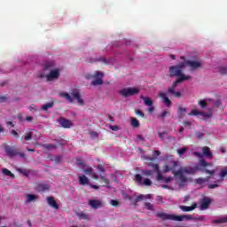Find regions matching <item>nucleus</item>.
Here are the masks:
<instances>
[{"mask_svg": "<svg viewBox=\"0 0 227 227\" xmlns=\"http://www.w3.org/2000/svg\"><path fill=\"white\" fill-rule=\"evenodd\" d=\"M168 114H169V112H168V111H163V112L160 114V118H166V116H168Z\"/></svg>", "mask_w": 227, "mask_h": 227, "instance_id": "obj_41", "label": "nucleus"}, {"mask_svg": "<svg viewBox=\"0 0 227 227\" xmlns=\"http://www.w3.org/2000/svg\"><path fill=\"white\" fill-rule=\"evenodd\" d=\"M218 72H219V74H222V75H224V74H227V69H226V67H220L218 69Z\"/></svg>", "mask_w": 227, "mask_h": 227, "instance_id": "obj_36", "label": "nucleus"}, {"mask_svg": "<svg viewBox=\"0 0 227 227\" xmlns=\"http://www.w3.org/2000/svg\"><path fill=\"white\" fill-rule=\"evenodd\" d=\"M46 200L48 205L51 207V208H55V210H58L59 208V206L58 205V203H56V200L53 197H47Z\"/></svg>", "mask_w": 227, "mask_h": 227, "instance_id": "obj_18", "label": "nucleus"}, {"mask_svg": "<svg viewBox=\"0 0 227 227\" xmlns=\"http://www.w3.org/2000/svg\"><path fill=\"white\" fill-rule=\"evenodd\" d=\"M108 118H109L110 121H114V119H113V116L108 115Z\"/></svg>", "mask_w": 227, "mask_h": 227, "instance_id": "obj_57", "label": "nucleus"}, {"mask_svg": "<svg viewBox=\"0 0 227 227\" xmlns=\"http://www.w3.org/2000/svg\"><path fill=\"white\" fill-rule=\"evenodd\" d=\"M158 136H159V137H160V139H164V137H166V136H168V132H166V131H159L158 130Z\"/></svg>", "mask_w": 227, "mask_h": 227, "instance_id": "obj_34", "label": "nucleus"}, {"mask_svg": "<svg viewBox=\"0 0 227 227\" xmlns=\"http://www.w3.org/2000/svg\"><path fill=\"white\" fill-rule=\"evenodd\" d=\"M110 129H111V130H114V132H116L117 130H120V128L116 125H114V126L110 125Z\"/></svg>", "mask_w": 227, "mask_h": 227, "instance_id": "obj_40", "label": "nucleus"}, {"mask_svg": "<svg viewBox=\"0 0 227 227\" xmlns=\"http://www.w3.org/2000/svg\"><path fill=\"white\" fill-rule=\"evenodd\" d=\"M131 127H134L135 129L139 127V121H137V119L131 117Z\"/></svg>", "mask_w": 227, "mask_h": 227, "instance_id": "obj_30", "label": "nucleus"}, {"mask_svg": "<svg viewBox=\"0 0 227 227\" xmlns=\"http://www.w3.org/2000/svg\"><path fill=\"white\" fill-rule=\"evenodd\" d=\"M197 207H198V204L193 203L190 207H188V206H180V208H181V210H183V212H192V210H194Z\"/></svg>", "mask_w": 227, "mask_h": 227, "instance_id": "obj_19", "label": "nucleus"}, {"mask_svg": "<svg viewBox=\"0 0 227 227\" xmlns=\"http://www.w3.org/2000/svg\"><path fill=\"white\" fill-rule=\"evenodd\" d=\"M89 205L90 207H91V208L97 209V208H100L103 203H102V200H89Z\"/></svg>", "mask_w": 227, "mask_h": 227, "instance_id": "obj_16", "label": "nucleus"}, {"mask_svg": "<svg viewBox=\"0 0 227 227\" xmlns=\"http://www.w3.org/2000/svg\"><path fill=\"white\" fill-rule=\"evenodd\" d=\"M29 111H36V106L35 105H31L29 106Z\"/></svg>", "mask_w": 227, "mask_h": 227, "instance_id": "obj_46", "label": "nucleus"}, {"mask_svg": "<svg viewBox=\"0 0 227 227\" xmlns=\"http://www.w3.org/2000/svg\"><path fill=\"white\" fill-rule=\"evenodd\" d=\"M213 223H227V216H218L213 220Z\"/></svg>", "mask_w": 227, "mask_h": 227, "instance_id": "obj_27", "label": "nucleus"}, {"mask_svg": "<svg viewBox=\"0 0 227 227\" xmlns=\"http://www.w3.org/2000/svg\"><path fill=\"white\" fill-rule=\"evenodd\" d=\"M46 148L51 149V148H55V146L53 145H46Z\"/></svg>", "mask_w": 227, "mask_h": 227, "instance_id": "obj_53", "label": "nucleus"}, {"mask_svg": "<svg viewBox=\"0 0 227 227\" xmlns=\"http://www.w3.org/2000/svg\"><path fill=\"white\" fill-rule=\"evenodd\" d=\"M59 68H54V62L48 61L43 64V70L38 74V77L45 78L47 81H54L59 77Z\"/></svg>", "mask_w": 227, "mask_h": 227, "instance_id": "obj_4", "label": "nucleus"}, {"mask_svg": "<svg viewBox=\"0 0 227 227\" xmlns=\"http://www.w3.org/2000/svg\"><path fill=\"white\" fill-rule=\"evenodd\" d=\"M147 166L151 169L142 170L143 176H152L154 173H156L158 182H164L166 184L161 185L162 189H170L171 191L177 189L176 184H173V182L175 181L173 177H164V176H162L159 164L150 161L147 163Z\"/></svg>", "mask_w": 227, "mask_h": 227, "instance_id": "obj_3", "label": "nucleus"}, {"mask_svg": "<svg viewBox=\"0 0 227 227\" xmlns=\"http://www.w3.org/2000/svg\"><path fill=\"white\" fill-rule=\"evenodd\" d=\"M72 97L74 100H77L79 106H84V101L81 98V95L79 94V90H74L72 92Z\"/></svg>", "mask_w": 227, "mask_h": 227, "instance_id": "obj_17", "label": "nucleus"}, {"mask_svg": "<svg viewBox=\"0 0 227 227\" xmlns=\"http://www.w3.org/2000/svg\"><path fill=\"white\" fill-rule=\"evenodd\" d=\"M179 132H180V133L184 132V127H181V128H180Z\"/></svg>", "mask_w": 227, "mask_h": 227, "instance_id": "obj_58", "label": "nucleus"}, {"mask_svg": "<svg viewBox=\"0 0 227 227\" xmlns=\"http://www.w3.org/2000/svg\"><path fill=\"white\" fill-rule=\"evenodd\" d=\"M140 98H143L144 103L147 106H153V101H152V99L150 98H145L143 96H140Z\"/></svg>", "mask_w": 227, "mask_h": 227, "instance_id": "obj_26", "label": "nucleus"}, {"mask_svg": "<svg viewBox=\"0 0 227 227\" xmlns=\"http://www.w3.org/2000/svg\"><path fill=\"white\" fill-rule=\"evenodd\" d=\"M27 152H35L33 149L27 148Z\"/></svg>", "mask_w": 227, "mask_h": 227, "instance_id": "obj_60", "label": "nucleus"}, {"mask_svg": "<svg viewBox=\"0 0 227 227\" xmlns=\"http://www.w3.org/2000/svg\"><path fill=\"white\" fill-rule=\"evenodd\" d=\"M145 208L147 210H153V205H152L151 203H145Z\"/></svg>", "mask_w": 227, "mask_h": 227, "instance_id": "obj_38", "label": "nucleus"}, {"mask_svg": "<svg viewBox=\"0 0 227 227\" xmlns=\"http://www.w3.org/2000/svg\"><path fill=\"white\" fill-rule=\"evenodd\" d=\"M90 187L91 189H98V186L95 184H90Z\"/></svg>", "mask_w": 227, "mask_h": 227, "instance_id": "obj_54", "label": "nucleus"}, {"mask_svg": "<svg viewBox=\"0 0 227 227\" xmlns=\"http://www.w3.org/2000/svg\"><path fill=\"white\" fill-rule=\"evenodd\" d=\"M165 160V166L162 168V173H169L171 171L175 176V178L177 180V184L179 187H185L187 185V182H189V178L185 175H194L196 171H206V173H208L209 175H213L214 184H221L223 180H224V176H227V167L222 168L220 174H214L215 170L212 169V163L206 162L205 160H200L197 165V167H181L177 171L176 168L180 166L179 161H175L173 160V156H169L164 159Z\"/></svg>", "mask_w": 227, "mask_h": 227, "instance_id": "obj_1", "label": "nucleus"}, {"mask_svg": "<svg viewBox=\"0 0 227 227\" xmlns=\"http://www.w3.org/2000/svg\"><path fill=\"white\" fill-rule=\"evenodd\" d=\"M61 161V156L58 155L55 157V162H60Z\"/></svg>", "mask_w": 227, "mask_h": 227, "instance_id": "obj_47", "label": "nucleus"}, {"mask_svg": "<svg viewBox=\"0 0 227 227\" xmlns=\"http://www.w3.org/2000/svg\"><path fill=\"white\" fill-rule=\"evenodd\" d=\"M76 164L80 166V168L82 169L83 172H85L86 175H89V176H91V178H94V180H98V175L93 172V168L91 167L84 165V161H82V159L77 158Z\"/></svg>", "mask_w": 227, "mask_h": 227, "instance_id": "obj_6", "label": "nucleus"}, {"mask_svg": "<svg viewBox=\"0 0 227 227\" xmlns=\"http://www.w3.org/2000/svg\"><path fill=\"white\" fill-rule=\"evenodd\" d=\"M212 179H214V176L211 175V176L207 177V178H197L195 179L196 184H198V185H200V187H205V185H207L208 189H215V187H218L217 184H210L208 183L213 182Z\"/></svg>", "mask_w": 227, "mask_h": 227, "instance_id": "obj_7", "label": "nucleus"}, {"mask_svg": "<svg viewBox=\"0 0 227 227\" xmlns=\"http://www.w3.org/2000/svg\"><path fill=\"white\" fill-rule=\"evenodd\" d=\"M187 147H183L180 149H177V153L178 155H180V157H182V155H184V153H185V152H187Z\"/></svg>", "mask_w": 227, "mask_h": 227, "instance_id": "obj_33", "label": "nucleus"}, {"mask_svg": "<svg viewBox=\"0 0 227 227\" xmlns=\"http://www.w3.org/2000/svg\"><path fill=\"white\" fill-rule=\"evenodd\" d=\"M195 157H198L199 159H203V157H206V159H212V152L210 149L207 146L202 147V153L195 152L193 153Z\"/></svg>", "mask_w": 227, "mask_h": 227, "instance_id": "obj_11", "label": "nucleus"}, {"mask_svg": "<svg viewBox=\"0 0 227 227\" xmlns=\"http://www.w3.org/2000/svg\"><path fill=\"white\" fill-rule=\"evenodd\" d=\"M171 59H175V55H171Z\"/></svg>", "mask_w": 227, "mask_h": 227, "instance_id": "obj_63", "label": "nucleus"}, {"mask_svg": "<svg viewBox=\"0 0 227 227\" xmlns=\"http://www.w3.org/2000/svg\"><path fill=\"white\" fill-rule=\"evenodd\" d=\"M220 152L222 153H226V147H224V146L220 147Z\"/></svg>", "mask_w": 227, "mask_h": 227, "instance_id": "obj_48", "label": "nucleus"}, {"mask_svg": "<svg viewBox=\"0 0 227 227\" xmlns=\"http://www.w3.org/2000/svg\"><path fill=\"white\" fill-rule=\"evenodd\" d=\"M28 224H31V222H30V221H28Z\"/></svg>", "mask_w": 227, "mask_h": 227, "instance_id": "obj_64", "label": "nucleus"}, {"mask_svg": "<svg viewBox=\"0 0 227 227\" xmlns=\"http://www.w3.org/2000/svg\"><path fill=\"white\" fill-rule=\"evenodd\" d=\"M52 106H54V103L50 102V103L43 105L42 106V109H43V111H47L48 109H51V107H52Z\"/></svg>", "mask_w": 227, "mask_h": 227, "instance_id": "obj_32", "label": "nucleus"}, {"mask_svg": "<svg viewBox=\"0 0 227 227\" xmlns=\"http://www.w3.org/2000/svg\"><path fill=\"white\" fill-rule=\"evenodd\" d=\"M148 111H149V113H153L154 108H153V105L151 106H149Z\"/></svg>", "mask_w": 227, "mask_h": 227, "instance_id": "obj_51", "label": "nucleus"}, {"mask_svg": "<svg viewBox=\"0 0 227 227\" xmlns=\"http://www.w3.org/2000/svg\"><path fill=\"white\" fill-rule=\"evenodd\" d=\"M199 105L200 106V107H207V99L200 100L199 102Z\"/></svg>", "mask_w": 227, "mask_h": 227, "instance_id": "obj_37", "label": "nucleus"}, {"mask_svg": "<svg viewBox=\"0 0 227 227\" xmlns=\"http://www.w3.org/2000/svg\"><path fill=\"white\" fill-rule=\"evenodd\" d=\"M37 199H38V196H36V195H34V194H27V195H26L25 203H26V204L31 203V201H35V200H37Z\"/></svg>", "mask_w": 227, "mask_h": 227, "instance_id": "obj_24", "label": "nucleus"}, {"mask_svg": "<svg viewBox=\"0 0 227 227\" xmlns=\"http://www.w3.org/2000/svg\"><path fill=\"white\" fill-rule=\"evenodd\" d=\"M190 199H191V196L189 195L185 196L184 200V203H185V201H189Z\"/></svg>", "mask_w": 227, "mask_h": 227, "instance_id": "obj_52", "label": "nucleus"}, {"mask_svg": "<svg viewBox=\"0 0 227 227\" xmlns=\"http://www.w3.org/2000/svg\"><path fill=\"white\" fill-rule=\"evenodd\" d=\"M189 116H201L202 120H210L212 118V110H209L207 114H205L204 112H200L199 110L193 109L191 111V113L188 114Z\"/></svg>", "mask_w": 227, "mask_h": 227, "instance_id": "obj_10", "label": "nucleus"}, {"mask_svg": "<svg viewBox=\"0 0 227 227\" xmlns=\"http://www.w3.org/2000/svg\"><path fill=\"white\" fill-rule=\"evenodd\" d=\"M139 87L125 88L119 91L122 97H132V95H137L139 93Z\"/></svg>", "mask_w": 227, "mask_h": 227, "instance_id": "obj_9", "label": "nucleus"}, {"mask_svg": "<svg viewBox=\"0 0 227 227\" xmlns=\"http://www.w3.org/2000/svg\"><path fill=\"white\" fill-rule=\"evenodd\" d=\"M101 61H103V63H106V65H111V61H109L106 59H102Z\"/></svg>", "mask_w": 227, "mask_h": 227, "instance_id": "obj_50", "label": "nucleus"}, {"mask_svg": "<svg viewBox=\"0 0 227 227\" xmlns=\"http://www.w3.org/2000/svg\"><path fill=\"white\" fill-rule=\"evenodd\" d=\"M0 132H3V127L0 126Z\"/></svg>", "mask_w": 227, "mask_h": 227, "instance_id": "obj_62", "label": "nucleus"}, {"mask_svg": "<svg viewBox=\"0 0 227 227\" xmlns=\"http://www.w3.org/2000/svg\"><path fill=\"white\" fill-rule=\"evenodd\" d=\"M185 67H190L191 70H196L197 68H200L201 67V62L188 60L177 66H172L169 67L168 72L171 77H178V79L176 81L172 87L168 88V93H171L177 98L180 97L181 94L179 91L175 92V89L176 88V86H178L180 82H183V81H189V79H191L190 75H185L182 73Z\"/></svg>", "mask_w": 227, "mask_h": 227, "instance_id": "obj_2", "label": "nucleus"}, {"mask_svg": "<svg viewBox=\"0 0 227 227\" xmlns=\"http://www.w3.org/2000/svg\"><path fill=\"white\" fill-rule=\"evenodd\" d=\"M135 182H137L138 185H145L146 187L152 185V180H150L149 178H145L143 180V176H141V175L139 174H137L135 176Z\"/></svg>", "mask_w": 227, "mask_h": 227, "instance_id": "obj_12", "label": "nucleus"}, {"mask_svg": "<svg viewBox=\"0 0 227 227\" xmlns=\"http://www.w3.org/2000/svg\"><path fill=\"white\" fill-rule=\"evenodd\" d=\"M2 173H3L4 175H5V176H12V178H13V176H14L13 174H12V172H11L9 169H7V168H3Z\"/></svg>", "mask_w": 227, "mask_h": 227, "instance_id": "obj_31", "label": "nucleus"}, {"mask_svg": "<svg viewBox=\"0 0 227 227\" xmlns=\"http://www.w3.org/2000/svg\"><path fill=\"white\" fill-rule=\"evenodd\" d=\"M60 97L66 98L67 102H74V100L72 99V96H70V94L68 93L62 92L60 93Z\"/></svg>", "mask_w": 227, "mask_h": 227, "instance_id": "obj_29", "label": "nucleus"}, {"mask_svg": "<svg viewBox=\"0 0 227 227\" xmlns=\"http://www.w3.org/2000/svg\"><path fill=\"white\" fill-rule=\"evenodd\" d=\"M187 114V108L179 106L177 110L178 118H184Z\"/></svg>", "mask_w": 227, "mask_h": 227, "instance_id": "obj_23", "label": "nucleus"}, {"mask_svg": "<svg viewBox=\"0 0 227 227\" xmlns=\"http://www.w3.org/2000/svg\"><path fill=\"white\" fill-rule=\"evenodd\" d=\"M184 125H185V126L191 125V122H184Z\"/></svg>", "mask_w": 227, "mask_h": 227, "instance_id": "obj_61", "label": "nucleus"}, {"mask_svg": "<svg viewBox=\"0 0 227 227\" xmlns=\"http://www.w3.org/2000/svg\"><path fill=\"white\" fill-rule=\"evenodd\" d=\"M98 170L104 173V167H102V165H98Z\"/></svg>", "mask_w": 227, "mask_h": 227, "instance_id": "obj_45", "label": "nucleus"}, {"mask_svg": "<svg viewBox=\"0 0 227 227\" xmlns=\"http://www.w3.org/2000/svg\"><path fill=\"white\" fill-rule=\"evenodd\" d=\"M99 178H101V180H103V181L105 182V184H109V180H107V179L106 178V176L100 175V176H99Z\"/></svg>", "mask_w": 227, "mask_h": 227, "instance_id": "obj_42", "label": "nucleus"}, {"mask_svg": "<svg viewBox=\"0 0 227 227\" xmlns=\"http://www.w3.org/2000/svg\"><path fill=\"white\" fill-rule=\"evenodd\" d=\"M7 125H8V126L11 125V127H13V122H12V121H7Z\"/></svg>", "mask_w": 227, "mask_h": 227, "instance_id": "obj_56", "label": "nucleus"}, {"mask_svg": "<svg viewBox=\"0 0 227 227\" xmlns=\"http://www.w3.org/2000/svg\"><path fill=\"white\" fill-rule=\"evenodd\" d=\"M110 204L113 206V207H117V205H118V201L117 200H111L110 201Z\"/></svg>", "mask_w": 227, "mask_h": 227, "instance_id": "obj_43", "label": "nucleus"}, {"mask_svg": "<svg viewBox=\"0 0 227 227\" xmlns=\"http://www.w3.org/2000/svg\"><path fill=\"white\" fill-rule=\"evenodd\" d=\"M104 77V73L98 71L95 73L94 75H87L86 79H95L92 81L91 84L92 86H100L102 84V78Z\"/></svg>", "mask_w": 227, "mask_h": 227, "instance_id": "obj_8", "label": "nucleus"}, {"mask_svg": "<svg viewBox=\"0 0 227 227\" xmlns=\"http://www.w3.org/2000/svg\"><path fill=\"white\" fill-rule=\"evenodd\" d=\"M59 123L63 129H70V127H74V122L67 119H59Z\"/></svg>", "mask_w": 227, "mask_h": 227, "instance_id": "obj_15", "label": "nucleus"}, {"mask_svg": "<svg viewBox=\"0 0 227 227\" xmlns=\"http://www.w3.org/2000/svg\"><path fill=\"white\" fill-rule=\"evenodd\" d=\"M5 152L10 157H14V155H19V157H20L21 159H24V157H26V154H24V153H17V151L13 147H6Z\"/></svg>", "mask_w": 227, "mask_h": 227, "instance_id": "obj_13", "label": "nucleus"}, {"mask_svg": "<svg viewBox=\"0 0 227 227\" xmlns=\"http://www.w3.org/2000/svg\"><path fill=\"white\" fill-rule=\"evenodd\" d=\"M26 120H27V121H31V120H33V117L28 116V117L26 118Z\"/></svg>", "mask_w": 227, "mask_h": 227, "instance_id": "obj_55", "label": "nucleus"}, {"mask_svg": "<svg viewBox=\"0 0 227 227\" xmlns=\"http://www.w3.org/2000/svg\"><path fill=\"white\" fill-rule=\"evenodd\" d=\"M11 133L12 134V136H15V137H19V133H17V131H15L14 129H12Z\"/></svg>", "mask_w": 227, "mask_h": 227, "instance_id": "obj_49", "label": "nucleus"}, {"mask_svg": "<svg viewBox=\"0 0 227 227\" xmlns=\"http://www.w3.org/2000/svg\"><path fill=\"white\" fill-rule=\"evenodd\" d=\"M79 184L80 185H88L90 179L84 175H79Z\"/></svg>", "mask_w": 227, "mask_h": 227, "instance_id": "obj_22", "label": "nucleus"}, {"mask_svg": "<svg viewBox=\"0 0 227 227\" xmlns=\"http://www.w3.org/2000/svg\"><path fill=\"white\" fill-rule=\"evenodd\" d=\"M196 136H197L198 139H201V137H203L205 136V134L200 132V133H197Z\"/></svg>", "mask_w": 227, "mask_h": 227, "instance_id": "obj_44", "label": "nucleus"}, {"mask_svg": "<svg viewBox=\"0 0 227 227\" xmlns=\"http://www.w3.org/2000/svg\"><path fill=\"white\" fill-rule=\"evenodd\" d=\"M151 198H152V195L150 194H147V195L141 194L137 197V202L141 201L143 200H150Z\"/></svg>", "mask_w": 227, "mask_h": 227, "instance_id": "obj_28", "label": "nucleus"}, {"mask_svg": "<svg viewBox=\"0 0 227 227\" xmlns=\"http://www.w3.org/2000/svg\"><path fill=\"white\" fill-rule=\"evenodd\" d=\"M33 138V132H28L25 135V141H31Z\"/></svg>", "mask_w": 227, "mask_h": 227, "instance_id": "obj_35", "label": "nucleus"}, {"mask_svg": "<svg viewBox=\"0 0 227 227\" xmlns=\"http://www.w3.org/2000/svg\"><path fill=\"white\" fill-rule=\"evenodd\" d=\"M159 155H160V151H153V157L147 156V157H145V159L146 160H152V161H153V160H155L157 159V157H159Z\"/></svg>", "mask_w": 227, "mask_h": 227, "instance_id": "obj_25", "label": "nucleus"}, {"mask_svg": "<svg viewBox=\"0 0 227 227\" xmlns=\"http://www.w3.org/2000/svg\"><path fill=\"white\" fill-rule=\"evenodd\" d=\"M156 216H158L162 221H192V215H176L173 214H168L165 212L157 213Z\"/></svg>", "mask_w": 227, "mask_h": 227, "instance_id": "obj_5", "label": "nucleus"}, {"mask_svg": "<svg viewBox=\"0 0 227 227\" xmlns=\"http://www.w3.org/2000/svg\"><path fill=\"white\" fill-rule=\"evenodd\" d=\"M210 203H212L210 198L205 197L200 202V210H207L210 206Z\"/></svg>", "mask_w": 227, "mask_h": 227, "instance_id": "obj_14", "label": "nucleus"}, {"mask_svg": "<svg viewBox=\"0 0 227 227\" xmlns=\"http://www.w3.org/2000/svg\"><path fill=\"white\" fill-rule=\"evenodd\" d=\"M5 98H0V102H4Z\"/></svg>", "mask_w": 227, "mask_h": 227, "instance_id": "obj_59", "label": "nucleus"}, {"mask_svg": "<svg viewBox=\"0 0 227 227\" xmlns=\"http://www.w3.org/2000/svg\"><path fill=\"white\" fill-rule=\"evenodd\" d=\"M160 97L162 98L163 104H165L167 107H169V106H171V100H169V98L166 96V93L160 92Z\"/></svg>", "mask_w": 227, "mask_h": 227, "instance_id": "obj_20", "label": "nucleus"}, {"mask_svg": "<svg viewBox=\"0 0 227 227\" xmlns=\"http://www.w3.org/2000/svg\"><path fill=\"white\" fill-rule=\"evenodd\" d=\"M36 191H38L39 192H43L45 191H49L50 186L47 184H37V186L35 187Z\"/></svg>", "mask_w": 227, "mask_h": 227, "instance_id": "obj_21", "label": "nucleus"}, {"mask_svg": "<svg viewBox=\"0 0 227 227\" xmlns=\"http://www.w3.org/2000/svg\"><path fill=\"white\" fill-rule=\"evenodd\" d=\"M136 114L141 116L142 118H145V114L141 110H136Z\"/></svg>", "mask_w": 227, "mask_h": 227, "instance_id": "obj_39", "label": "nucleus"}]
</instances>
